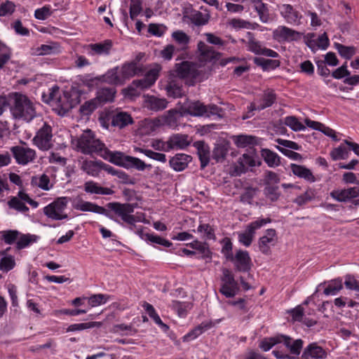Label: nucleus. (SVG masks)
Instances as JSON below:
<instances>
[{"label":"nucleus","mask_w":359,"mask_h":359,"mask_svg":"<svg viewBox=\"0 0 359 359\" xmlns=\"http://www.w3.org/2000/svg\"><path fill=\"white\" fill-rule=\"evenodd\" d=\"M81 169L89 175L97 177L101 171V161H83Z\"/></svg>","instance_id":"nucleus-33"},{"label":"nucleus","mask_w":359,"mask_h":359,"mask_svg":"<svg viewBox=\"0 0 359 359\" xmlns=\"http://www.w3.org/2000/svg\"><path fill=\"white\" fill-rule=\"evenodd\" d=\"M170 150L173 149H184L189 144L187 135H176L169 139Z\"/></svg>","instance_id":"nucleus-43"},{"label":"nucleus","mask_w":359,"mask_h":359,"mask_svg":"<svg viewBox=\"0 0 359 359\" xmlns=\"http://www.w3.org/2000/svg\"><path fill=\"white\" fill-rule=\"evenodd\" d=\"M301 33L286 26H278L273 32V38L279 42L298 41Z\"/></svg>","instance_id":"nucleus-12"},{"label":"nucleus","mask_w":359,"mask_h":359,"mask_svg":"<svg viewBox=\"0 0 359 359\" xmlns=\"http://www.w3.org/2000/svg\"><path fill=\"white\" fill-rule=\"evenodd\" d=\"M196 26H203L208 23L210 15L208 13H202L199 11L193 10L187 13L184 16Z\"/></svg>","instance_id":"nucleus-24"},{"label":"nucleus","mask_w":359,"mask_h":359,"mask_svg":"<svg viewBox=\"0 0 359 359\" xmlns=\"http://www.w3.org/2000/svg\"><path fill=\"white\" fill-rule=\"evenodd\" d=\"M109 210L113 212L105 213V215L111 219L116 222H119L115 216L119 217L123 222L133 225L137 222L135 217L133 215L134 207L130 203H120L116 202L109 203L107 204Z\"/></svg>","instance_id":"nucleus-3"},{"label":"nucleus","mask_w":359,"mask_h":359,"mask_svg":"<svg viewBox=\"0 0 359 359\" xmlns=\"http://www.w3.org/2000/svg\"><path fill=\"white\" fill-rule=\"evenodd\" d=\"M102 323L100 322L75 323L72 324L68 327L67 332H76L93 327H100Z\"/></svg>","instance_id":"nucleus-50"},{"label":"nucleus","mask_w":359,"mask_h":359,"mask_svg":"<svg viewBox=\"0 0 359 359\" xmlns=\"http://www.w3.org/2000/svg\"><path fill=\"white\" fill-rule=\"evenodd\" d=\"M86 299H88L90 307H96L105 304L109 299V296L104 294H96L87 297Z\"/></svg>","instance_id":"nucleus-54"},{"label":"nucleus","mask_w":359,"mask_h":359,"mask_svg":"<svg viewBox=\"0 0 359 359\" xmlns=\"http://www.w3.org/2000/svg\"><path fill=\"white\" fill-rule=\"evenodd\" d=\"M264 192L266 197L273 202L277 201L280 196V192L277 186L267 185L265 187Z\"/></svg>","instance_id":"nucleus-61"},{"label":"nucleus","mask_w":359,"mask_h":359,"mask_svg":"<svg viewBox=\"0 0 359 359\" xmlns=\"http://www.w3.org/2000/svg\"><path fill=\"white\" fill-rule=\"evenodd\" d=\"M238 163L240 165L239 170L238 174L245 172L248 167H254L256 165L255 159L248 154H243L242 157L239 158Z\"/></svg>","instance_id":"nucleus-53"},{"label":"nucleus","mask_w":359,"mask_h":359,"mask_svg":"<svg viewBox=\"0 0 359 359\" xmlns=\"http://www.w3.org/2000/svg\"><path fill=\"white\" fill-rule=\"evenodd\" d=\"M280 343H283L293 355H299L303 346V341L302 339L293 340L291 337L286 335H280Z\"/></svg>","instance_id":"nucleus-27"},{"label":"nucleus","mask_w":359,"mask_h":359,"mask_svg":"<svg viewBox=\"0 0 359 359\" xmlns=\"http://www.w3.org/2000/svg\"><path fill=\"white\" fill-rule=\"evenodd\" d=\"M276 95L273 90H268L265 91L259 100L252 102L249 107L250 110H262L271 107L276 101Z\"/></svg>","instance_id":"nucleus-16"},{"label":"nucleus","mask_w":359,"mask_h":359,"mask_svg":"<svg viewBox=\"0 0 359 359\" xmlns=\"http://www.w3.org/2000/svg\"><path fill=\"white\" fill-rule=\"evenodd\" d=\"M31 184L44 191H48L53 187L49 177L46 174L33 176L31 179Z\"/></svg>","instance_id":"nucleus-35"},{"label":"nucleus","mask_w":359,"mask_h":359,"mask_svg":"<svg viewBox=\"0 0 359 359\" xmlns=\"http://www.w3.org/2000/svg\"><path fill=\"white\" fill-rule=\"evenodd\" d=\"M39 237L34 234H22L20 233L15 243L18 250H22L29 247L30 245L36 243Z\"/></svg>","instance_id":"nucleus-38"},{"label":"nucleus","mask_w":359,"mask_h":359,"mask_svg":"<svg viewBox=\"0 0 359 359\" xmlns=\"http://www.w3.org/2000/svg\"><path fill=\"white\" fill-rule=\"evenodd\" d=\"M20 233L17 230H6L0 231V238L4 241L5 243L11 245L17 242L18 236Z\"/></svg>","instance_id":"nucleus-49"},{"label":"nucleus","mask_w":359,"mask_h":359,"mask_svg":"<svg viewBox=\"0 0 359 359\" xmlns=\"http://www.w3.org/2000/svg\"><path fill=\"white\" fill-rule=\"evenodd\" d=\"M100 156L116 165L125 168L127 166L129 157V156L125 155L121 151H111L106 147L101 153Z\"/></svg>","instance_id":"nucleus-17"},{"label":"nucleus","mask_w":359,"mask_h":359,"mask_svg":"<svg viewBox=\"0 0 359 359\" xmlns=\"http://www.w3.org/2000/svg\"><path fill=\"white\" fill-rule=\"evenodd\" d=\"M68 200L66 197L57 198L43 208V213L53 220H62L67 218L65 213Z\"/></svg>","instance_id":"nucleus-6"},{"label":"nucleus","mask_w":359,"mask_h":359,"mask_svg":"<svg viewBox=\"0 0 359 359\" xmlns=\"http://www.w3.org/2000/svg\"><path fill=\"white\" fill-rule=\"evenodd\" d=\"M181 117L182 114L177 110L171 109L161 116V123L163 125H165L170 128H175Z\"/></svg>","instance_id":"nucleus-34"},{"label":"nucleus","mask_w":359,"mask_h":359,"mask_svg":"<svg viewBox=\"0 0 359 359\" xmlns=\"http://www.w3.org/2000/svg\"><path fill=\"white\" fill-rule=\"evenodd\" d=\"M143 308L147 311V313H148L149 317L154 320L155 323H156L157 325H158L159 326H161V327H163L165 330L168 329V325H166L165 324H164L163 323L161 318L159 317L158 313L156 312V310L154 309V306L151 304H150L147 302H144L143 304Z\"/></svg>","instance_id":"nucleus-48"},{"label":"nucleus","mask_w":359,"mask_h":359,"mask_svg":"<svg viewBox=\"0 0 359 359\" xmlns=\"http://www.w3.org/2000/svg\"><path fill=\"white\" fill-rule=\"evenodd\" d=\"M103 81L112 85H123L124 81L121 78L119 67H116L108 70L103 75Z\"/></svg>","instance_id":"nucleus-31"},{"label":"nucleus","mask_w":359,"mask_h":359,"mask_svg":"<svg viewBox=\"0 0 359 359\" xmlns=\"http://www.w3.org/2000/svg\"><path fill=\"white\" fill-rule=\"evenodd\" d=\"M327 357V352L316 343L308 345L304 350L302 359H325Z\"/></svg>","instance_id":"nucleus-21"},{"label":"nucleus","mask_w":359,"mask_h":359,"mask_svg":"<svg viewBox=\"0 0 359 359\" xmlns=\"http://www.w3.org/2000/svg\"><path fill=\"white\" fill-rule=\"evenodd\" d=\"M254 8L258 13L261 22L266 23L269 21V12L266 4H264L260 0L255 1Z\"/></svg>","instance_id":"nucleus-45"},{"label":"nucleus","mask_w":359,"mask_h":359,"mask_svg":"<svg viewBox=\"0 0 359 359\" xmlns=\"http://www.w3.org/2000/svg\"><path fill=\"white\" fill-rule=\"evenodd\" d=\"M73 206L76 210H78L83 212H92L101 215L105 214L106 211L105 209L101 206H99L93 203L83 201L82 200L75 201Z\"/></svg>","instance_id":"nucleus-28"},{"label":"nucleus","mask_w":359,"mask_h":359,"mask_svg":"<svg viewBox=\"0 0 359 359\" xmlns=\"http://www.w3.org/2000/svg\"><path fill=\"white\" fill-rule=\"evenodd\" d=\"M111 40L107 39L101 43H92L89 45L90 49L97 55H108L112 48Z\"/></svg>","instance_id":"nucleus-39"},{"label":"nucleus","mask_w":359,"mask_h":359,"mask_svg":"<svg viewBox=\"0 0 359 359\" xmlns=\"http://www.w3.org/2000/svg\"><path fill=\"white\" fill-rule=\"evenodd\" d=\"M119 71L124 82L144 72L142 65L135 61L124 63L121 67H119Z\"/></svg>","instance_id":"nucleus-20"},{"label":"nucleus","mask_w":359,"mask_h":359,"mask_svg":"<svg viewBox=\"0 0 359 359\" xmlns=\"http://www.w3.org/2000/svg\"><path fill=\"white\" fill-rule=\"evenodd\" d=\"M189 245L196 250L198 254H200L201 257L203 259H211L212 252L209 248V246L205 243H201L198 241H194V242L189 244Z\"/></svg>","instance_id":"nucleus-44"},{"label":"nucleus","mask_w":359,"mask_h":359,"mask_svg":"<svg viewBox=\"0 0 359 359\" xmlns=\"http://www.w3.org/2000/svg\"><path fill=\"white\" fill-rule=\"evenodd\" d=\"M115 93L116 90L114 88H102L97 91L95 99H97L100 104L112 102L114 100Z\"/></svg>","instance_id":"nucleus-40"},{"label":"nucleus","mask_w":359,"mask_h":359,"mask_svg":"<svg viewBox=\"0 0 359 359\" xmlns=\"http://www.w3.org/2000/svg\"><path fill=\"white\" fill-rule=\"evenodd\" d=\"M110 118L111 126L119 129L124 128L133 123L131 115L123 111H114L111 114Z\"/></svg>","instance_id":"nucleus-18"},{"label":"nucleus","mask_w":359,"mask_h":359,"mask_svg":"<svg viewBox=\"0 0 359 359\" xmlns=\"http://www.w3.org/2000/svg\"><path fill=\"white\" fill-rule=\"evenodd\" d=\"M315 197L314 191L309 189H307L303 194L297 196L294 200V203L297 204L298 205H303L308 203L309 201H312Z\"/></svg>","instance_id":"nucleus-62"},{"label":"nucleus","mask_w":359,"mask_h":359,"mask_svg":"<svg viewBox=\"0 0 359 359\" xmlns=\"http://www.w3.org/2000/svg\"><path fill=\"white\" fill-rule=\"evenodd\" d=\"M76 147L84 154H97L100 156L105 145L100 140L95 138L90 130H87L83 131L76 139Z\"/></svg>","instance_id":"nucleus-2"},{"label":"nucleus","mask_w":359,"mask_h":359,"mask_svg":"<svg viewBox=\"0 0 359 359\" xmlns=\"http://www.w3.org/2000/svg\"><path fill=\"white\" fill-rule=\"evenodd\" d=\"M343 288L342 280L341 279H335L328 283L324 290V294L327 296L336 295Z\"/></svg>","instance_id":"nucleus-47"},{"label":"nucleus","mask_w":359,"mask_h":359,"mask_svg":"<svg viewBox=\"0 0 359 359\" xmlns=\"http://www.w3.org/2000/svg\"><path fill=\"white\" fill-rule=\"evenodd\" d=\"M197 231L198 233L203 234V236L208 240H215V235L214 229L211 226L207 224H201L198 226Z\"/></svg>","instance_id":"nucleus-63"},{"label":"nucleus","mask_w":359,"mask_h":359,"mask_svg":"<svg viewBox=\"0 0 359 359\" xmlns=\"http://www.w3.org/2000/svg\"><path fill=\"white\" fill-rule=\"evenodd\" d=\"M184 114L194 116H203L206 112V106L199 101L191 102L183 107Z\"/></svg>","instance_id":"nucleus-29"},{"label":"nucleus","mask_w":359,"mask_h":359,"mask_svg":"<svg viewBox=\"0 0 359 359\" xmlns=\"http://www.w3.org/2000/svg\"><path fill=\"white\" fill-rule=\"evenodd\" d=\"M210 327L211 323H202L192 330H191L189 332H188L187 334H185L183 337L184 341L194 340Z\"/></svg>","instance_id":"nucleus-46"},{"label":"nucleus","mask_w":359,"mask_h":359,"mask_svg":"<svg viewBox=\"0 0 359 359\" xmlns=\"http://www.w3.org/2000/svg\"><path fill=\"white\" fill-rule=\"evenodd\" d=\"M84 191L90 194L111 195L114 191L109 187H102L99 183L90 180L86 182L83 185Z\"/></svg>","instance_id":"nucleus-25"},{"label":"nucleus","mask_w":359,"mask_h":359,"mask_svg":"<svg viewBox=\"0 0 359 359\" xmlns=\"http://www.w3.org/2000/svg\"><path fill=\"white\" fill-rule=\"evenodd\" d=\"M330 156L333 161L346 159L348 156V151L345 147L340 145L330 151Z\"/></svg>","instance_id":"nucleus-60"},{"label":"nucleus","mask_w":359,"mask_h":359,"mask_svg":"<svg viewBox=\"0 0 359 359\" xmlns=\"http://www.w3.org/2000/svg\"><path fill=\"white\" fill-rule=\"evenodd\" d=\"M291 170L292 173L302 178L309 182H314L316 181V178L313 176L311 171L306 168V167L294 163H292L290 165Z\"/></svg>","instance_id":"nucleus-30"},{"label":"nucleus","mask_w":359,"mask_h":359,"mask_svg":"<svg viewBox=\"0 0 359 359\" xmlns=\"http://www.w3.org/2000/svg\"><path fill=\"white\" fill-rule=\"evenodd\" d=\"M278 241L276 231L273 229H269L265 231L258 242L259 249L260 252L264 255L271 253V247L274 246Z\"/></svg>","instance_id":"nucleus-13"},{"label":"nucleus","mask_w":359,"mask_h":359,"mask_svg":"<svg viewBox=\"0 0 359 359\" xmlns=\"http://www.w3.org/2000/svg\"><path fill=\"white\" fill-rule=\"evenodd\" d=\"M147 168H150L151 165H147L143 161L137 157L129 156L127 166L126 168H135L139 171H143Z\"/></svg>","instance_id":"nucleus-51"},{"label":"nucleus","mask_w":359,"mask_h":359,"mask_svg":"<svg viewBox=\"0 0 359 359\" xmlns=\"http://www.w3.org/2000/svg\"><path fill=\"white\" fill-rule=\"evenodd\" d=\"M245 39H243L241 41L244 43L247 50L255 55H264L269 57H277L278 53L271 49L263 46L262 43L258 41L255 36V34L248 32L245 35Z\"/></svg>","instance_id":"nucleus-4"},{"label":"nucleus","mask_w":359,"mask_h":359,"mask_svg":"<svg viewBox=\"0 0 359 359\" xmlns=\"http://www.w3.org/2000/svg\"><path fill=\"white\" fill-rule=\"evenodd\" d=\"M199 60L202 62L211 61L217 57V53L203 41H199L197 45Z\"/></svg>","instance_id":"nucleus-26"},{"label":"nucleus","mask_w":359,"mask_h":359,"mask_svg":"<svg viewBox=\"0 0 359 359\" xmlns=\"http://www.w3.org/2000/svg\"><path fill=\"white\" fill-rule=\"evenodd\" d=\"M25 203L29 204L34 208H36L39 206V203L32 200L23 191H20L15 196H11L7 202L9 208L22 213H26L29 211V208Z\"/></svg>","instance_id":"nucleus-7"},{"label":"nucleus","mask_w":359,"mask_h":359,"mask_svg":"<svg viewBox=\"0 0 359 359\" xmlns=\"http://www.w3.org/2000/svg\"><path fill=\"white\" fill-rule=\"evenodd\" d=\"M97 99L93 98L85 102L80 107L81 113L84 116H88L94 111L99 106Z\"/></svg>","instance_id":"nucleus-56"},{"label":"nucleus","mask_w":359,"mask_h":359,"mask_svg":"<svg viewBox=\"0 0 359 359\" xmlns=\"http://www.w3.org/2000/svg\"><path fill=\"white\" fill-rule=\"evenodd\" d=\"M270 222L269 218L260 219L251 222L244 232L238 233V241L245 247L250 246L255 237L256 230Z\"/></svg>","instance_id":"nucleus-8"},{"label":"nucleus","mask_w":359,"mask_h":359,"mask_svg":"<svg viewBox=\"0 0 359 359\" xmlns=\"http://www.w3.org/2000/svg\"><path fill=\"white\" fill-rule=\"evenodd\" d=\"M222 284L219 292L226 297L231 298L234 297L238 292V284L235 280L231 273L226 269L223 272L222 278Z\"/></svg>","instance_id":"nucleus-11"},{"label":"nucleus","mask_w":359,"mask_h":359,"mask_svg":"<svg viewBox=\"0 0 359 359\" xmlns=\"http://www.w3.org/2000/svg\"><path fill=\"white\" fill-rule=\"evenodd\" d=\"M234 144L240 148L251 147L256 144L255 137L252 135H240L232 137Z\"/></svg>","instance_id":"nucleus-42"},{"label":"nucleus","mask_w":359,"mask_h":359,"mask_svg":"<svg viewBox=\"0 0 359 359\" xmlns=\"http://www.w3.org/2000/svg\"><path fill=\"white\" fill-rule=\"evenodd\" d=\"M53 11L50 5H45L35 10L34 17L37 20H45L53 15Z\"/></svg>","instance_id":"nucleus-58"},{"label":"nucleus","mask_w":359,"mask_h":359,"mask_svg":"<svg viewBox=\"0 0 359 359\" xmlns=\"http://www.w3.org/2000/svg\"><path fill=\"white\" fill-rule=\"evenodd\" d=\"M161 67L155 65L153 68L149 69L145 74L144 77L141 79L134 80L133 84L135 85L140 90H144L150 88L153 86L157 80Z\"/></svg>","instance_id":"nucleus-14"},{"label":"nucleus","mask_w":359,"mask_h":359,"mask_svg":"<svg viewBox=\"0 0 359 359\" xmlns=\"http://www.w3.org/2000/svg\"><path fill=\"white\" fill-rule=\"evenodd\" d=\"M146 107L153 111H160L165 109L168 102L165 98L156 96H147L145 100Z\"/></svg>","instance_id":"nucleus-32"},{"label":"nucleus","mask_w":359,"mask_h":359,"mask_svg":"<svg viewBox=\"0 0 359 359\" xmlns=\"http://www.w3.org/2000/svg\"><path fill=\"white\" fill-rule=\"evenodd\" d=\"M229 261L234 263L236 269L239 271L246 272L251 268V258L246 250H237Z\"/></svg>","instance_id":"nucleus-15"},{"label":"nucleus","mask_w":359,"mask_h":359,"mask_svg":"<svg viewBox=\"0 0 359 359\" xmlns=\"http://www.w3.org/2000/svg\"><path fill=\"white\" fill-rule=\"evenodd\" d=\"M177 75L182 78H196L199 74L198 65L194 62L185 61L176 65Z\"/></svg>","instance_id":"nucleus-19"},{"label":"nucleus","mask_w":359,"mask_h":359,"mask_svg":"<svg viewBox=\"0 0 359 359\" xmlns=\"http://www.w3.org/2000/svg\"><path fill=\"white\" fill-rule=\"evenodd\" d=\"M191 160L192 158L189 155L177 154L170 159L169 164L174 170L180 172L187 167Z\"/></svg>","instance_id":"nucleus-22"},{"label":"nucleus","mask_w":359,"mask_h":359,"mask_svg":"<svg viewBox=\"0 0 359 359\" xmlns=\"http://www.w3.org/2000/svg\"><path fill=\"white\" fill-rule=\"evenodd\" d=\"M222 253L224 255L225 258L227 260L233 258V244L229 238H225L222 240Z\"/></svg>","instance_id":"nucleus-64"},{"label":"nucleus","mask_w":359,"mask_h":359,"mask_svg":"<svg viewBox=\"0 0 359 359\" xmlns=\"http://www.w3.org/2000/svg\"><path fill=\"white\" fill-rule=\"evenodd\" d=\"M11 151L19 165H25L32 162L36 158L34 149L25 146H15L11 148Z\"/></svg>","instance_id":"nucleus-9"},{"label":"nucleus","mask_w":359,"mask_h":359,"mask_svg":"<svg viewBox=\"0 0 359 359\" xmlns=\"http://www.w3.org/2000/svg\"><path fill=\"white\" fill-rule=\"evenodd\" d=\"M314 34H311V37L307 41V46L313 50L318 49L325 50L330 45L329 39L326 33H323L314 39Z\"/></svg>","instance_id":"nucleus-23"},{"label":"nucleus","mask_w":359,"mask_h":359,"mask_svg":"<svg viewBox=\"0 0 359 359\" xmlns=\"http://www.w3.org/2000/svg\"><path fill=\"white\" fill-rule=\"evenodd\" d=\"M261 155L269 167L274 168L280 164V158L276 153L268 149H263Z\"/></svg>","instance_id":"nucleus-37"},{"label":"nucleus","mask_w":359,"mask_h":359,"mask_svg":"<svg viewBox=\"0 0 359 359\" xmlns=\"http://www.w3.org/2000/svg\"><path fill=\"white\" fill-rule=\"evenodd\" d=\"M15 266V260L12 255H5L0 259V270L8 272Z\"/></svg>","instance_id":"nucleus-57"},{"label":"nucleus","mask_w":359,"mask_h":359,"mask_svg":"<svg viewBox=\"0 0 359 359\" xmlns=\"http://www.w3.org/2000/svg\"><path fill=\"white\" fill-rule=\"evenodd\" d=\"M172 39L178 44L180 49L185 50L188 48V45L190 41V37L183 31L177 30L172 33Z\"/></svg>","instance_id":"nucleus-41"},{"label":"nucleus","mask_w":359,"mask_h":359,"mask_svg":"<svg viewBox=\"0 0 359 359\" xmlns=\"http://www.w3.org/2000/svg\"><path fill=\"white\" fill-rule=\"evenodd\" d=\"M11 111L15 118L30 121L36 115L32 102L25 95L15 93L11 97Z\"/></svg>","instance_id":"nucleus-1"},{"label":"nucleus","mask_w":359,"mask_h":359,"mask_svg":"<svg viewBox=\"0 0 359 359\" xmlns=\"http://www.w3.org/2000/svg\"><path fill=\"white\" fill-rule=\"evenodd\" d=\"M284 124L290 127L294 131L304 130L306 127L295 116H288L284 118Z\"/></svg>","instance_id":"nucleus-55"},{"label":"nucleus","mask_w":359,"mask_h":359,"mask_svg":"<svg viewBox=\"0 0 359 359\" xmlns=\"http://www.w3.org/2000/svg\"><path fill=\"white\" fill-rule=\"evenodd\" d=\"M143 238L147 243H156L168 248L172 245V243L168 240L164 239L154 233H145L143 236Z\"/></svg>","instance_id":"nucleus-52"},{"label":"nucleus","mask_w":359,"mask_h":359,"mask_svg":"<svg viewBox=\"0 0 359 359\" xmlns=\"http://www.w3.org/2000/svg\"><path fill=\"white\" fill-rule=\"evenodd\" d=\"M34 144L41 150L47 151L53 147L52 127L46 122L42 125L33 138Z\"/></svg>","instance_id":"nucleus-5"},{"label":"nucleus","mask_w":359,"mask_h":359,"mask_svg":"<svg viewBox=\"0 0 359 359\" xmlns=\"http://www.w3.org/2000/svg\"><path fill=\"white\" fill-rule=\"evenodd\" d=\"M280 15L290 25L298 26L302 24V15L292 5L284 4L278 6Z\"/></svg>","instance_id":"nucleus-10"},{"label":"nucleus","mask_w":359,"mask_h":359,"mask_svg":"<svg viewBox=\"0 0 359 359\" xmlns=\"http://www.w3.org/2000/svg\"><path fill=\"white\" fill-rule=\"evenodd\" d=\"M228 25L236 30L241 29H255L259 26L256 22H250L241 18H233L228 22Z\"/></svg>","instance_id":"nucleus-36"},{"label":"nucleus","mask_w":359,"mask_h":359,"mask_svg":"<svg viewBox=\"0 0 359 359\" xmlns=\"http://www.w3.org/2000/svg\"><path fill=\"white\" fill-rule=\"evenodd\" d=\"M336 48L340 55L346 59L351 58L356 53V48L354 46H346L337 43Z\"/></svg>","instance_id":"nucleus-59"}]
</instances>
